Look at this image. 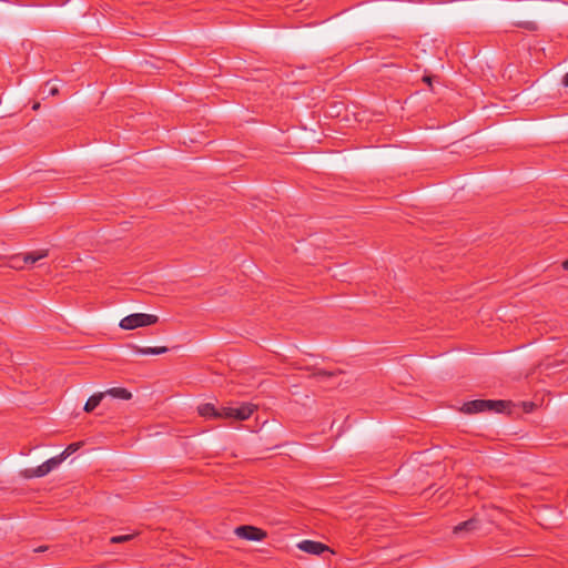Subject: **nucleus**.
<instances>
[{"label": "nucleus", "mask_w": 568, "mask_h": 568, "mask_svg": "<svg viewBox=\"0 0 568 568\" xmlns=\"http://www.w3.org/2000/svg\"><path fill=\"white\" fill-rule=\"evenodd\" d=\"M509 406L506 400L474 399L464 404L462 410L466 414H476L481 412L501 413Z\"/></svg>", "instance_id": "f257e3e1"}, {"label": "nucleus", "mask_w": 568, "mask_h": 568, "mask_svg": "<svg viewBox=\"0 0 568 568\" xmlns=\"http://www.w3.org/2000/svg\"><path fill=\"white\" fill-rule=\"evenodd\" d=\"M159 322V316L145 313H134L123 317L120 322L122 329L131 331L138 327L154 325Z\"/></svg>", "instance_id": "f03ea898"}, {"label": "nucleus", "mask_w": 568, "mask_h": 568, "mask_svg": "<svg viewBox=\"0 0 568 568\" xmlns=\"http://www.w3.org/2000/svg\"><path fill=\"white\" fill-rule=\"evenodd\" d=\"M256 409V406L248 403H243L239 407H223L222 415L223 418H233L237 420H246L251 417V415Z\"/></svg>", "instance_id": "7ed1b4c3"}, {"label": "nucleus", "mask_w": 568, "mask_h": 568, "mask_svg": "<svg viewBox=\"0 0 568 568\" xmlns=\"http://www.w3.org/2000/svg\"><path fill=\"white\" fill-rule=\"evenodd\" d=\"M62 463V458L59 456L49 458L40 466L36 468H29L23 471L24 477L33 478V477H43L57 468Z\"/></svg>", "instance_id": "20e7f679"}, {"label": "nucleus", "mask_w": 568, "mask_h": 568, "mask_svg": "<svg viewBox=\"0 0 568 568\" xmlns=\"http://www.w3.org/2000/svg\"><path fill=\"white\" fill-rule=\"evenodd\" d=\"M235 534L240 538L252 541H261L266 537V532L263 529L248 525L239 526L235 528Z\"/></svg>", "instance_id": "39448f33"}, {"label": "nucleus", "mask_w": 568, "mask_h": 568, "mask_svg": "<svg viewBox=\"0 0 568 568\" xmlns=\"http://www.w3.org/2000/svg\"><path fill=\"white\" fill-rule=\"evenodd\" d=\"M297 548L302 551H305L307 554L312 555H321L324 551H328V546L314 540H302L297 544Z\"/></svg>", "instance_id": "423d86ee"}, {"label": "nucleus", "mask_w": 568, "mask_h": 568, "mask_svg": "<svg viewBox=\"0 0 568 568\" xmlns=\"http://www.w3.org/2000/svg\"><path fill=\"white\" fill-rule=\"evenodd\" d=\"M197 410L201 416L206 417V418H209V417L223 418L222 408L217 409L211 403H205V404L200 405Z\"/></svg>", "instance_id": "0eeeda50"}, {"label": "nucleus", "mask_w": 568, "mask_h": 568, "mask_svg": "<svg viewBox=\"0 0 568 568\" xmlns=\"http://www.w3.org/2000/svg\"><path fill=\"white\" fill-rule=\"evenodd\" d=\"M479 528V520L477 518H470L466 521H463L454 527V534L458 535L463 531H474Z\"/></svg>", "instance_id": "6e6552de"}, {"label": "nucleus", "mask_w": 568, "mask_h": 568, "mask_svg": "<svg viewBox=\"0 0 568 568\" xmlns=\"http://www.w3.org/2000/svg\"><path fill=\"white\" fill-rule=\"evenodd\" d=\"M105 396H111L113 398L122 399V400H129L132 397V394L130 390L123 387H112L106 389Z\"/></svg>", "instance_id": "1a4fd4ad"}, {"label": "nucleus", "mask_w": 568, "mask_h": 568, "mask_svg": "<svg viewBox=\"0 0 568 568\" xmlns=\"http://www.w3.org/2000/svg\"><path fill=\"white\" fill-rule=\"evenodd\" d=\"M45 256H48V251L47 250H39V251H34V252H29V253L23 254V263L27 264V265H32L36 262L44 258Z\"/></svg>", "instance_id": "9d476101"}, {"label": "nucleus", "mask_w": 568, "mask_h": 568, "mask_svg": "<svg viewBox=\"0 0 568 568\" xmlns=\"http://www.w3.org/2000/svg\"><path fill=\"white\" fill-rule=\"evenodd\" d=\"M105 397V393L103 392H100V393H95L93 394L92 396H90L84 405V410L87 413H91L93 409H95L100 403L102 402V399Z\"/></svg>", "instance_id": "9b49d317"}, {"label": "nucleus", "mask_w": 568, "mask_h": 568, "mask_svg": "<svg viewBox=\"0 0 568 568\" xmlns=\"http://www.w3.org/2000/svg\"><path fill=\"white\" fill-rule=\"evenodd\" d=\"M134 351L138 354L142 355H161L166 353L169 349L165 346H159V347H140L134 346Z\"/></svg>", "instance_id": "f8f14e48"}, {"label": "nucleus", "mask_w": 568, "mask_h": 568, "mask_svg": "<svg viewBox=\"0 0 568 568\" xmlns=\"http://www.w3.org/2000/svg\"><path fill=\"white\" fill-rule=\"evenodd\" d=\"M138 534H128V535H120V536H113L110 538V544H123L131 541L135 538Z\"/></svg>", "instance_id": "ddd939ff"}, {"label": "nucleus", "mask_w": 568, "mask_h": 568, "mask_svg": "<svg viewBox=\"0 0 568 568\" xmlns=\"http://www.w3.org/2000/svg\"><path fill=\"white\" fill-rule=\"evenodd\" d=\"M81 446V443H72L70 444L60 455L59 457L62 458V462L69 457L70 455H72L73 453H75Z\"/></svg>", "instance_id": "4468645a"}, {"label": "nucleus", "mask_w": 568, "mask_h": 568, "mask_svg": "<svg viewBox=\"0 0 568 568\" xmlns=\"http://www.w3.org/2000/svg\"><path fill=\"white\" fill-rule=\"evenodd\" d=\"M27 264L23 263V255H14L10 258V266L17 270H21Z\"/></svg>", "instance_id": "2eb2a0df"}, {"label": "nucleus", "mask_w": 568, "mask_h": 568, "mask_svg": "<svg viewBox=\"0 0 568 568\" xmlns=\"http://www.w3.org/2000/svg\"><path fill=\"white\" fill-rule=\"evenodd\" d=\"M42 93L47 95H55L59 93V89L57 85H51L49 82H47L42 89Z\"/></svg>", "instance_id": "dca6fc26"}, {"label": "nucleus", "mask_w": 568, "mask_h": 568, "mask_svg": "<svg viewBox=\"0 0 568 568\" xmlns=\"http://www.w3.org/2000/svg\"><path fill=\"white\" fill-rule=\"evenodd\" d=\"M316 377L318 378H326V377H332L334 376V373L333 372H328V371H317L315 374H314Z\"/></svg>", "instance_id": "f3484780"}, {"label": "nucleus", "mask_w": 568, "mask_h": 568, "mask_svg": "<svg viewBox=\"0 0 568 568\" xmlns=\"http://www.w3.org/2000/svg\"><path fill=\"white\" fill-rule=\"evenodd\" d=\"M525 28L528 30H537V26L535 22H526Z\"/></svg>", "instance_id": "a211bd4d"}, {"label": "nucleus", "mask_w": 568, "mask_h": 568, "mask_svg": "<svg viewBox=\"0 0 568 568\" xmlns=\"http://www.w3.org/2000/svg\"><path fill=\"white\" fill-rule=\"evenodd\" d=\"M49 547L48 546H40L38 548L34 549V552H42V551H45L48 550Z\"/></svg>", "instance_id": "6ab92c4d"}, {"label": "nucleus", "mask_w": 568, "mask_h": 568, "mask_svg": "<svg viewBox=\"0 0 568 568\" xmlns=\"http://www.w3.org/2000/svg\"><path fill=\"white\" fill-rule=\"evenodd\" d=\"M562 82L568 88V72L565 74Z\"/></svg>", "instance_id": "aec40b11"}, {"label": "nucleus", "mask_w": 568, "mask_h": 568, "mask_svg": "<svg viewBox=\"0 0 568 568\" xmlns=\"http://www.w3.org/2000/svg\"><path fill=\"white\" fill-rule=\"evenodd\" d=\"M562 266L565 270H568V258L564 262Z\"/></svg>", "instance_id": "412c9836"}, {"label": "nucleus", "mask_w": 568, "mask_h": 568, "mask_svg": "<svg viewBox=\"0 0 568 568\" xmlns=\"http://www.w3.org/2000/svg\"><path fill=\"white\" fill-rule=\"evenodd\" d=\"M39 106H40V104H39V103H36V104L33 105V110H37Z\"/></svg>", "instance_id": "4be33fe9"}]
</instances>
